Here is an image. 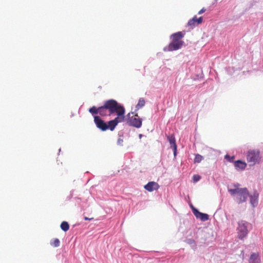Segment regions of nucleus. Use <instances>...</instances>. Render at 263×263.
Masks as SVG:
<instances>
[{
	"label": "nucleus",
	"mask_w": 263,
	"mask_h": 263,
	"mask_svg": "<svg viewBox=\"0 0 263 263\" xmlns=\"http://www.w3.org/2000/svg\"><path fill=\"white\" fill-rule=\"evenodd\" d=\"M60 227L61 229L65 232L67 231L69 229V225L66 221H63L61 223Z\"/></svg>",
	"instance_id": "2eb2a0df"
},
{
	"label": "nucleus",
	"mask_w": 263,
	"mask_h": 263,
	"mask_svg": "<svg viewBox=\"0 0 263 263\" xmlns=\"http://www.w3.org/2000/svg\"><path fill=\"white\" fill-rule=\"evenodd\" d=\"M206 11V9L204 8L201 9L198 13V14H201L204 13Z\"/></svg>",
	"instance_id": "aec40b11"
},
{
	"label": "nucleus",
	"mask_w": 263,
	"mask_h": 263,
	"mask_svg": "<svg viewBox=\"0 0 263 263\" xmlns=\"http://www.w3.org/2000/svg\"><path fill=\"white\" fill-rule=\"evenodd\" d=\"M60 241L58 238H54L50 242V245L54 247H58L60 246Z\"/></svg>",
	"instance_id": "dca6fc26"
},
{
	"label": "nucleus",
	"mask_w": 263,
	"mask_h": 263,
	"mask_svg": "<svg viewBox=\"0 0 263 263\" xmlns=\"http://www.w3.org/2000/svg\"><path fill=\"white\" fill-rule=\"evenodd\" d=\"M249 223L245 221L241 220L238 222V226L237 228L238 237L242 239L245 238L248 233V228Z\"/></svg>",
	"instance_id": "0eeeda50"
},
{
	"label": "nucleus",
	"mask_w": 263,
	"mask_h": 263,
	"mask_svg": "<svg viewBox=\"0 0 263 263\" xmlns=\"http://www.w3.org/2000/svg\"><path fill=\"white\" fill-rule=\"evenodd\" d=\"M183 36L184 34L182 32H178L172 34V41L167 47V50L172 51L180 49L183 44V41L182 40Z\"/></svg>",
	"instance_id": "7ed1b4c3"
},
{
	"label": "nucleus",
	"mask_w": 263,
	"mask_h": 263,
	"mask_svg": "<svg viewBox=\"0 0 263 263\" xmlns=\"http://www.w3.org/2000/svg\"><path fill=\"white\" fill-rule=\"evenodd\" d=\"M250 202L253 206L256 205V204L257 203V197L251 196H250Z\"/></svg>",
	"instance_id": "a211bd4d"
},
{
	"label": "nucleus",
	"mask_w": 263,
	"mask_h": 263,
	"mask_svg": "<svg viewBox=\"0 0 263 263\" xmlns=\"http://www.w3.org/2000/svg\"><path fill=\"white\" fill-rule=\"evenodd\" d=\"M228 191L232 196L237 194L236 200L238 203L245 202L249 196L248 191L246 187L229 189Z\"/></svg>",
	"instance_id": "20e7f679"
},
{
	"label": "nucleus",
	"mask_w": 263,
	"mask_h": 263,
	"mask_svg": "<svg viewBox=\"0 0 263 263\" xmlns=\"http://www.w3.org/2000/svg\"><path fill=\"white\" fill-rule=\"evenodd\" d=\"M93 116L94 117V122L96 126L102 131H105L107 129H110L112 131L115 128L117 124L120 123L117 121V119H114V120L109 121L107 123L99 116H97V115H94Z\"/></svg>",
	"instance_id": "f03ea898"
},
{
	"label": "nucleus",
	"mask_w": 263,
	"mask_h": 263,
	"mask_svg": "<svg viewBox=\"0 0 263 263\" xmlns=\"http://www.w3.org/2000/svg\"><path fill=\"white\" fill-rule=\"evenodd\" d=\"M203 19L202 17L197 18V16H194L192 19L190 20L187 23V26L191 28H193L196 26L202 23Z\"/></svg>",
	"instance_id": "1a4fd4ad"
},
{
	"label": "nucleus",
	"mask_w": 263,
	"mask_h": 263,
	"mask_svg": "<svg viewBox=\"0 0 263 263\" xmlns=\"http://www.w3.org/2000/svg\"><path fill=\"white\" fill-rule=\"evenodd\" d=\"M234 166L237 170H243L247 166V163L245 161L237 160L234 162Z\"/></svg>",
	"instance_id": "f8f14e48"
},
{
	"label": "nucleus",
	"mask_w": 263,
	"mask_h": 263,
	"mask_svg": "<svg viewBox=\"0 0 263 263\" xmlns=\"http://www.w3.org/2000/svg\"><path fill=\"white\" fill-rule=\"evenodd\" d=\"M145 102L144 99L142 98H140L138 101V104L136 106V110H139L140 108L144 106L145 105Z\"/></svg>",
	"instance_id": "4468645a"
},
{
	"label": "nucleus",
	"mask_w": 263,
	"mask_h": 263,
	"mask_svg": "<svg viewBox=\"0 0 263 263\" xmlns=\"http://www.w3.org/2000/svg\"><path fill=\"white\" fill-rule=\"evenodd\" d=\"M260 261L258 254L253 253L251 255L249 262V263H259Z\"/></svg>",
	"instance_id": "ddd939ff"
},
{
	"label": "nucleus",
	"mask_w": 263,
	"mask_h": 263,
	"mask_svg": "<svg viewBox=\"0 0 263 263\" xmlns=\"http://www.w3.org/2000/svg\"><path fill=\"white\" fill-rule=\"evenodd\" d=\"M167 139L170 143L171 147L173 150L174 155V156H176L177 154V145L176 143L175 138L173 135H172L167 137Z\"/></svg>",
	"instance_id": "9b49d317"
},
{
	"label": "nucleus",
	"mask_w": 263,
	"mask_h": 263,
	"mask_svg": "<svg viewBox=\"0 0 263 263\" xmlns=\"http://www.w3.org/2000/svg\"><path fill=\"white\" fill-rule=\"evenodd\" d=\"M127 124L138 128L142 125V119L139 118L137 114L134 115V112H132V114L128 113L127 115Z\"/></svg>",
	"instance_id": "423d86ee"
},
{
	"label": "nucleus",
	"mask_w": 263,
	"mask_h": 263,
	"mask_svg": "<svg viewBox=\"0 0 263 263\" xmlns=\"http://www.w3.org/2000/svg\"><path fill=\"white\" fill-rule=\"evenodd\" d=\"M225 157L226 158H230V157L228 155H227L225 156Z\"/></svg>",
	"instance_id": "4be33fe9"
},
{
	"label": "nucleus",
	"mask_w": 263,
	"mask_h": 263,
	"mask_svg": "<svg viewBox=\"0 0 263 263\" xmlns=\"http://www.w3.org/2000/svg\"><path fill=\"white\" fill-rule=\"evenodd\" d=\"M160 186L155 181H150L144 185V188L147 191L151 192L158 190Z\"/></svg>",
	"instance_id": "9d476101"
},
{
	"label": "nucleus",
	"mask_w": 263,
	"mask_h": 263,
	"mask_svg": "<svg viewBox=\"0 0 263 263\" xmlns=\"http://www.w3.org/2000/svg\"><path fill=\"white\" fill-rule=\"evenodd\" d=\"M201 179V176L199 175H194L193 177L194 182H197Z\"/></svg>",
	"instance_id": "6ab92c4d"
},
{
	"label": "nucleus",
	"mask_w": 263,
	"mask_h": 263,
	"mask_svg": "<svg viewBox=\"0 0 263 263\" xmlns=\"http://www.w3.org/2000/svg\"><path fill=\"white\" fill-rule=\"evenodd\" d=\"M203 158L201 155H200L199 154H197V155H196L195 159H194V162L195 163H200L203 160Z\"/></svg>",
	"instance_id": "f3484780"
},
{
	"label": "nucleus",
	"mask_w": 263,
	"mask_h": 263,
	"mask_svg": "<svg viewBox=\"0 0 263 263\" xmlns=\"http://www.w3.org/2000/svg\"><path fill=\"white\" fill-rule=\"evenodd\" d=\"M93 219V218H88V217H84V219H85V220H92V219Z\"/></svg>",
	"instance_id": "412c9836"
},
{
	"label": "nucleus",
	"mask_w": 263,
	"mask_h": 263,
	"mask_svg": "<svg viewBox=\"0 0 263 263\" xmlns=\"http://www.w3.org/2000/svg\"><path fill=\"white\" fill-rule=\"evenodd\" d=\"M260 159V152L259 150H250L248 152L247 160L250 165H253L259 162Z\"/></svg>",
	"instance_id": "39448f33"
},
{
	"label": "nucleus",
	"mask_w": 263,
	"mask_h": 263,
	"mask_svg": "<svg viewBox=\"0 0 263 263\" xmlns=\"http://www.w3.org/2000/svg\"><path fill=\"white\" fill-rule=\"evenodd\" d=\"M192 209L193 212L197 218H199L203 221H206L209 219V216L208 214L200 212L193 206H192Z\"/></svg>",
	"instance_id": "6e6552de"
},
{
	"label": "nucleus",
	"mask_w": 263,
	"mask_h": 263,
	"mask_svg": "<svg viewBox=\"0 0 263 263\" xmlns=\"http://www.w3.org/2000/svg\"><path fill=\"white\" fill-rule=\"evenodd\" d=\"M89 112L92 115L99 114L102 117L116 113L117 116L115 119H117V121L122 122L125 120V108L113 99L106 101L103 105L99 107L93 106L89 109Z\"/></svg>",
	"instance_id": "f257e3e1"
}]
</instances>
